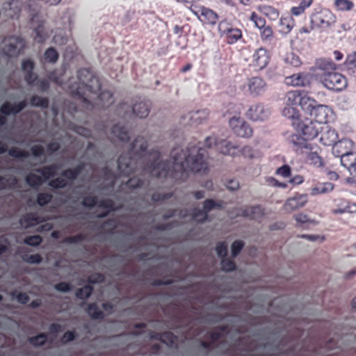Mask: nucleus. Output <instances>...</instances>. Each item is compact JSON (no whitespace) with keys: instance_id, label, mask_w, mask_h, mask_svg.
I'll use <instances>...</instances> for the list:
<instances>
[{"instance_id":"1","label":"nucleus","mask_w":356,"mask_h":356,"mask_svg":"<svg viewBox=\"0 0 356 356\" xmlns=\"http://www.w3.org/2000/svg\"><path fill=\"white\" fill-rule=\"evenodd\" d=\"M174 161L172 163L173 171L177 173H181L188 168L198 172L204 165L202 161L194 159L191 156H187L186 152L181 149H175L172 152Z\"/></svg>"},{"instance_id":"2","label":"nucleus","mask_w":356,"mask_h":356,"mask_svg":"<svg viewBox=\"0 0 356 356\" xmlns=\"http://www.w3.org/2000/svg\"><path fill=\"white\" fill-rule=\"evenodd\" d=\"M294 128L305 137L302 138L298 135H291V141L296 145L299 147H305V140H312L315 138L318 134L319 125L311 122L309 120L305 121H296L294 123Z\"/></svg>"},{"instance_id":"3","label":"nucleus","mask_w":356,"mask_h":356,"mask_svg":"<svg viewBox=\"0 0 356 356\" xmlns=\"http://www.w3.org/2000/svg\"><path fill=\"white\" fill-rule=\"evenodd\" d=\"M336 22V15L327 9H323L311 17L312 26L322 30L332 28Z\"/></svg>"},{"instance_id":"4","label":"nucleus","mask_w":356,"mask_h":356,"mask_svg":"<svg viewBox=\"0 0 356 356\" xmlns=\"http://www.w3.org/2000/svg\"><path fill=\"white\" fill-rule=\"evenodd\" d=\"M250 19L253 22L254 26L259 31L261 41L264 43L270 42L274 38V31L270 26L266 25V20L254 12L252 13Z\"/></svg>"},{"instance_id":"5","label":"nucleus","mask_w":356,"mask_h":356,"mask_svg":"<svg viewBox=\"0 0 356 356\" xmlns=\"http://www.w3.org/2000/svg\"><path fill=\"white\" fill-rule=\"evenodd\" d=\"M323 85L329 90L341 91L347 86V80L342 74L333 72L331 74H325V77L321 79Z\"/></svg>"},{"instance_id":"6","label":"nucleus","mask_w":356,"mask_h":356,"mask_svg":"<svg viewBox=\"0 0 356 356\" xmlns=\"http://www.w3.org/2000/svg\"><path fill=\"white\" fill-rule=\"evenodd\" d=\"M218 29L220 35L224 38L228 44H234L242 38L241 31L226 21L220 22Z\"/></svg>"},{"instance_id":"7","label":"nucleus","mask_w":356,"mask_h":356,"mask_svg":"<svg viewBox=\"0 0 356 356\" xmlns=\"http://www.w3.org/2000/svg\"><path fill=\"white\" fill-rule=\"evenodd\" d=\"M190 10L202 23L214 24L217 21V15L211 9L203 6H191Z\"/></svg>"},{"instance_id":"8","label":"nucleus","mask_w":356,"mask_h":356,"mask_svg":"<svg viewBox=\"0 0 356 356\" xmlns=\"http://www.w3.org/2000/svg\"><path fill=\"white\" fill-rule=\"evenodd\" d=\"M270 56L268 51L263 47L257 49L252 54L251 64L257 70L265 68L268 64Z\"/></svg>"},{"instance_id":"9","label":"nucleus","mask_w":356,"mask_h":356,"mask_svg":"<svg viewBox=\"0 0 356 356\" xmlns=\"http://www.w3.org/2000/svg\"><path fill=\"white\" fill-rule=\"evenodd\" d=\"M229 125L232 131L240 137L248 138L252 136V129L245 122L240 118H232L229 120Z\"/></svg>"},{"instance_id":"10","label":"nucleus","mask_w":356,"mask_h":356,"mask_svg":"<svg viewBox=\"0 0 356 356\" xmlns=\"http://www.w3.org/2000/svg\"><path fill=\"white\" fill-rule=\"evenodd\" d=\"M269 115V109L261 104L252 105L247 112L248 118L252 121H263L267 119Z\"/></svg>"},{"instance_id":"11","label":"nucleus","mask_w":356,"mask_h":356,"mask_svg":"<svg viewBox=\"0 0 356 356\" xmlns=\"http://www.w3.org/2000/svg\"><path fill=\"white\" fill-rule=\"evenodd\" d=\"M54 168H44L42 171H37L31 173L26 177L28 184L31 186H37L42 183L43 181L48 179L55 172Z\"/></svg>"},{"instance_id":"12","label":"nucleus","mask_w":356,"mask_h":356,"mask_svg":"<svg viewBox=\"0 0 356 356\" xmlns=\"http://www.w3.org/2000/svg\"><path fill=\"white\" fill-rule=\"evenodd\" d=\"M4 51L10 56H17L24 47L22 40L16 37L9 38L3 41Z\"/></svg>"},{"instance_id":"13","label":"nucleus","mask_w":356,"mask_h":356,"mask_svg":"<svg viewBox=\"0 0 356 356\" xmlns=\"http://www.w3.org/2000/svg\"><path fill=\"white\" fill-rule=\"evenodd\" d=\"M307 201V196L305 194L294 195L285 201L284 209L286 212H293L303 207Z\"/></svg>"},{"instance_id":"14","label":"nucleus","mask_w":356,"mask_h":356,"mask_svg":"<svg viewBox=\"0 0 356 356\" xmlns=\"http://www.w3.org/2000/svg\"><path fill=\"white\" fill-rule=\"evenodd\" d=\"M316 68L318 71V76L321 80L325 74L334 72L337 65L330 58H321L316 60Z\"/></svg>"},{"instance_id":"15","label":"nucleus","mask_w":356,"mask_h":356,"mask_svg":"<svg viewBox=\"0 0 356 356\" xmlns=\"http://www.w3.org/2000/svg\"><path fill=\"white\" fill-rule=\"evenodd\" d=\"M330 114L331 110L328 106L317 104L309 115L315 118L316 122L321 124L327 122Z\"/></svg>"},{"instance_id":"16","label":"nucleus","mask_w":356,"mask_h":356,"mask_svg":"<svg viewBox=\"0 0 356 356\" xmlns=\"http://www.w3.org/2000/svg\"><path fill=\"white\" fill-rule=\"evenodd\" d=\"M353 147L354 143L351 140L346 138L342 139L338 142L336 141L334 144L332 152L335 156L341 158V156L345 155V154L352 152Z\"/></svg>"},{"instance_id":"17","label":"nucleus","mask_w":356,"mask_h":356,"mask_svg":"<svg viewBox=\"0 0 356 356\" xmlns=\"http://www.w3.org/2000/svg\"><path fill=\"white\" fill-rule=\"evenodd\" d=\"M81 75L84 76V79L81 78V81L83 85L93 92H96L100 90V83L99 79L93 76L89 71L83 70L81 72Z\"/></svg>"},{"instance_id":"18","label":"nucleus","mask_w":356,"mask_h":356,"mask_svg":"<svg viewBox=\"0 0 356 356\" xmlns=\"http://www.w3.org/2000/svg\"><path fill=\"white\" fill-rule=\"evenodd\" d=\"M341 163L349 173L356 178V152H350L341 156Z\"/></svg>"},{"instance_id":"19","label":"nucleus","mask_w":356,"mask_h":356,"mask_svg":"<svg viewBox=\"0 0 356 356\" xmlns=\"http://www.w3.org/2000/svg\"><path fill=\"white\" fill-rule=\"evenodd\" d=\"M338 138L337 132L327 127L321 129L319 140L325 146L334 145Z\"/></svg>"},{"instance_id":"20","label":"nucleus","mask_w":356,"mask_h":356,"mask_svg":"<svg viewBox=\"0 0 356 356\" xmlns=\"http://www.w3.org/2000/svg\"><path fill=\"white\" fill-rule=\"evenodd\" d=\"M265 81L259 77H254L249 81L248 90L252 95L258 96L266 90Z\"/></svg>"},{"instance_id":"21","label":"nucleus","mask_w":356,"mask_h":356,"mask_svg":"<svg viewBox=\"0 0 356 356\" xmlns=\"http://www.w3.org/2000/svg\"><path fill=\"white\" fill-rule=\"evenodd\" d=\"M279 33L282 35H288L295 26V21L291 16H282L279 21Z\"/></svg>"},{"instance_id":"22","label":"nucleus","mask_w":356,"mask_h":356,"mask_svg":"<svg viewBox=\"0 0 356 356\" xmlns=\"http://www.w3.org/2000/svg\"><path fill=\"white\" fill-rule=\"evenodd\" d=\"M285 83L289 86L298 87L305 86L309 83V81L306 75L298 73L286 77Z\"/></svg>"},{"instance_id":"23","label":"nucleus","mask_w":356,"mask_h":356,"mask_svg":"<svg viewBox=\"0 0 356 356\" xmlns=\"http://www.w3.org/2000/svg\"><path fill=\"white\" fill-rule=\"evenodd\" d=\"M316 104L317 102L314 99L312 98L307 94L302 92L299 106L305 113L309 115Z\"/></svg>"},{"instance_id":"24","label":"nucleus","mask_w":356,"mask_h":356,"mask_svg":"<svg viewBox=\"0 0 356 356\" xmlns=\"http://www.w3.org/2000/svg\"><path fill=\"white\" fill-rule=\"evenodd\" d=\"M257 10L269 20L276 21L280 16L279 11L274 7L269 5H260L257 6Z\"/></svg>"},{"instance_id":"25","label":"nucleus","mask_w":356,"mask_h":356,"mask_svg":"<svg viewBox=\"0 0 356 356\" xmlns=\"http://www.w3.org/2000/svg\"><path fill=\"white\" fill-rule=\"evenodd\" d=\"M284 105L285 106L282 110V115L286 118L291 119L292 121V126L294 127V123L296 122V121L301 120V119L300 118L299 111L295 106H289L286 104Z\"/></svg>"},{"instance_id":"26","label":"nucleus","mask_w":356,"mask_h":356,"mask_svg":"<svg viewBox=\"0 0 356 356\" xmlns=\"http://www.w3.org/2000/svg\"><path fill=\"white\" fill-rule=\"evenodd\" d=\"M334 188L332 183H320L311 188V195L316 196L331 192Z\"/></svg>"},{"instance_id":"27","label":"nucleus","mask_w":356,"mask_h":356,"mask_svg":"<svg viewBox=\"0 0 356 356\" xmlns=\"http://www.w3.org/2000/svg\"><path fill=\"white\" fill-rule=\"evenodd\" d=\"M21 2L19 0H10L6 6L7 16L14 18L20 11Z\"/></svg>"},{"instance_id":"28","label":"nucleus","mask_w":356,"mask_h":356,"mask_svg":"<svg viewBox=\"0 0 356 356\" xmlns=\"http://www.w3.org/2000/svg\"><path fill=\"white\" fill-rule=\"evenodd\" d=\"M302 92L299 91H290L286 93L284 98V104L296 106L300 104Z\"/></svg>"},{"instance_id":"29","label":"nucleus","mask_w":356,"mask_h":356,"mask_svg":"<svg viewBox=\"0 0 356 356\" xmlns=\"http://www.w3.org/2000/svg\"><path fill=\"white\" fill-rule=\"evenodd\" d=\"M134 114L139 118H146L149 112V106L145 102H140L134 104L132 108Z\"/></svg>"},{"instance_id":"30","label":"nucleus","mask_w":356,"mask_h":356,"mask_svg":"<svg viewBox=\"0 0 356 356\" xmlns=\"http://www.w3.org/2000/svg\"><path fill=\"white\" fill-rule=\"evenodd\" d=\"M22 71L26 73L25 79L27 83H33L35 79L34 74L31 73V70L33 69V62L29 60L24 61L22 65Z\"/></svg>"},{"instance_id":"31","label":"nucleus","mask_w":356,"mask_h":356,"mask_svg":"<svg viewBox=\"0 0 356 356\" xmlns=\"http://www.w3.org/2000/svg\"><path fill=\"white\" fill-rule=\"evenodd\" d=\"M25 106L24 102L19 103L17 106H11L9 103L4 104L0 108L1 113L5 115H13L19 113Z\"/></svg>"},{"instance_id":"32","label":"nucleus","mask_w":356,"mask_h":356,"mask_svg":"<svg viewBox=\"0 0 356 356\" xmlns=\"http://www.w3.org/2000/svg\"><path fill=\"white\" fill-rule=\"evenodd\" d=\"M334 6L338 11H350L354 6L350 0H334Z\"/></svg>"},{"instance_id":"33","label":"nucleus","mask_w":356,"mask_h":356,"mask_svg":"<svg viewBox=\"0 0 356 356\" xmlns=\"http://www.w3.org/2000/svg\"><path fill=\"white\" fill-rule=\"evenodd\" d=\"M344 65L348 71L354 72L356 70V51L347 56Z\"/></svg>"},{"instance_id":"34","label":"nucleus","mask_w":356,"mask_h":356,"mask_svg":"<svg viewBox=\"0 0 356 356\" xmlns=\"http://www.w3.org/2000/svg\"><path fill=\"white\" fill-rule=\"evenodd\" d=\"M284 60L287 64L295 67L300 66L302 63L299 56L293 53L288 54Z\"/></svg>"},{"instance_id":"35","label":"nucleus","mask_w":356,"mask_h":356,"mask_svg":"<svg viewBox=\"0 0 356 356\" xmlns=\"http://www.w3.org/2000/svg\"><path fill=\"white\" fill-rule=\"evenodd\" d=\"M58 57L57 52L53 48H49L44 52V58L46 62L55 63Z\"/></svg>"},{"instance_id":"36","label":"nucleus","mask_w":356,"mask_h":356,"mask_svg":"<svg viewBox=\"0 0 356 356\" xmlns=\"http://www.w3.org/2000/svg\"><path fill=\"white\" fill-rule=\"evenodd\" d=\"M235 147L228 142L223 141L220 144V151L224 154L235 155Z\"/></svg>"},{"instance_id":"37","label":"nucleus","mask_w":356,"mask_h":356,"mask_svg":"<svg viewBox=\"0 0 356 356\" xmlns=\"http://www.w3.org/2000/svg\"><path fill=\"white\" fill-rule=\"evenodd\" d=\"M113 134L121 140H126L127 138V133L124 129L119 126H115L113 129Z\"/></svg>"},{"instance_id":"38","label":"nucleus","mask_w":356,"mask_h":356,"mask_svg":"<svg viewBox=\"0 0 356 356\" xmlns=\"http://www.w3.org/2000/svg\"><path fill=\"white\" fill-rule=\"evenodd\" d=\"M276 174L284 178H288L291 175V168L287 165H283L277 169Z\"/></svg>"},{"instance_id":"39","label":"nucleus","mask_w":356,"mask_h":356,"mask_svg":"<svg viewBox=\"0 0 356 356\" xmlns=\"http://www.w3.org/2000/svg\"><path fill=\"white\" fill-rule=\"evenodd\" d=\"M100 99L103 102V104L108 106L113 102V95L110 92L105 91L101 93Z\"/></svg>"},{"instance_id":"40","label":"nucleus","mask_w":356,"mask_h":356,"mask_svg":"<svg viewBox=\"0 0 356 356\" xmlns=\"http://www.w3.org/2000/svg\"><path fill=\"white\" fill-rule=\"evenodd\" d=\"M92 291V289L90 286H86L79 290L76 293V296L81 299L87 298L90 296Z\"/></svg>"},{"instance_id":"41","label":"nucleus","mask_w":356,"mask_h":356,"mask_svg":"<svg viewBox=\"0 0 356 356\" xmlns=\"http://www.w3.org/2000/svg\"><path fill=\"white\" fill-rule=\"evenodd\" d=\"M88 314L94 318H99L102 316V313L99 311L96 305H90L88 309Z\"/></svg>"},{"instance_id":"42","label":"nucleus","mask_w":356,"mask_h":356,"mask_svg":"<svg viewBox=\"0 0 356 356\" xmlns=\"http://www.w3.org/2000/svg\"><path fill=\"white\" fill-rule=\"evenodd\" d=\"M336 208L332 209V213L337 215H341L338 212V211L341 210L343 207H346V204H348V202L343 199H337L334 200Z\"/></svg>"},{"instance_id":"43","label":"nucleus","mask_w":356,"mask_h":356,"mask_svg":"<svg viewBox=\"0 0 356 356\" xmlns=\"http://www.w3.org/2000/svg\"><path fill=\"white\" fill-rule=\"evenodd\" d=\"M16 179L13 177L3 178L0 180V190L6 187H12L15 185Z\"/></svg>"},{"instance_id":"44","label":"nucleus","mask_w":356,"mask_h":356,"mask_svg":"<svg viewBox=\"0 0 356 356\" xmlns=\"http://www.w3.org/2000/svg\"><path fill=\"white\" fill-rule=\"evenodd\" d=\"M340 213H356V203H351L348 202V204L341 210L338 211Z\"/></svg>"},{"instance_id":"45","label":"nucleus","mask_w":356,"mask_h":356,"mask_svg":"<svg viewBox=\"0 0 356 356\" xmlns=\"http://www.w3.org/2000/svg\"><path fill=\"white\" fill-rule=\"evenodd\" d=\"M146 143L143 138L137 139L133 144L132 149L136 152L145 150Z\"/></svg>"},{"instance_id":"46","label":"nucleus","mask_w":356,"mask_h":356,"mask_svg":"<svg viewBox=\"0 0 356 356\" xmlns=\"http://www.w3.org/2000/svg\"><path fill=\"white\" fill-rule=\"evenodd\" d=\"M46 339L47 337L44 334H40L30 339V342L34 346H40L45 342Z\"/></svg>"},{"instance_id":"47","label":"nucleus","mask_w":356,"mask_h":356,"mask_svg":"<svg viewBox=\"0 0 356 356\" xmlns=\"http://www.w3.org/2000/svg\"><path fill=\"white\" fill-rule=\"evenodd\" d=\"M294 219L296 220V222L300 225L305 224L309 222V219L307 215L303 213H299L294 216Z\"/></svg>"},{"instance_id":"48","label":"nucleus","mask_w":356,"mask_h":356,"mask_svg":"<svg viewBox=\"0 0 356 356\" xmlns=\"http://www.w3.org/2000/svg\"><path fill=\"white\" fill-rule=\"evenodd\" d=\"M243 246V244L240 241L234 242L232 243V248H231L232 254L234 257L236 256L240 252V251L242 250Z\"/></svg>"},{"instance_id":"49","label":"nucleus","mask_w":356,"mask_h":356,"mask_svg":"<svg viewBox=\"0 0 356 356\" xmlns=\"http://www.w3.org/2000/svg\"><path fill=\"white\" fill-rule=\"evenodd\" d=\"M41 241L42 240L40 236H33L26 238L24 242L27 245L35 246L39 245L41 243Z\"/></svg>"},{"instance_id":"50","label":"nucleus","mask_w":356,"mask_h":356,"mask_svg":"<svg viewBox=\"0 0 356 356\" xmlns=\"http://www.w3.org/2000/svg\"><path fill=\"white\" fill-rule=\"evenodd\" d=\"M31 104L34 106L46 107L47 101L45 99L34 97L31 99Z\"/></svg>"},{"instance_id":"51","label":"nucleus","mask_w":356,"mask_h":356,"mask_svg":"<svg viewBox=\"0 0 356 356\" xmlns=\"http://www.w3.org/2000/svg\"><path fill=\"white\" fill-rule=\"evenodd\" d=\"M222 270L224 271H232L235 268L234 264L229 260H223L221 263Z\"/></svg>"},{"instance_id":"52","label":"nucleus","mask_w":356,"mask_h":356,"mask_svg":"<svg viewBox=\"0 0 356 356\" xmlns=\"http://www.w3.org/2000/svg\"><path fill=\"white\" fill-rule=\"evenodd\" d=\"M67 184V181L63 178H58L55 180H52L49 185L54 188H62Z\"/></svg>"},{"instance_id":"53","label":"nucleus","mask_w":356,"mask_h":356,"mask_svg":"<svg viewBox=\"0 0 356 356\" xmlns=\"http://www.w3.org/2000/svg\"><path fill=\"white\" fill-rule=\"evenodd\" d=\"M301 237L310 241L323 242L325 239V236L322 235H302Z\"/></svg>"},{"instance_id":"54","label":"nucleus","mask_w":356,"mask_h":356,"mask_svg":"<svg viewBox=\"0 0 356 356\" xmlns=\"http://www.w3.org/2000/svg\"><path fill=\"white\" fill-rule=\"evenodd\" d=\"M51 195L47 194H40L38 196V202L40 206L46 204L51 200Z\"/></svg>"},{"instance_id":"55","label":"nucleus","mask_w":356,"mask_h":356,"mask_svg":"<svg viewBox=\"0 0 356 356\" xmlns=\"http://www.w3.org/2000/svg\"><path fill=\"white\" fill-rule=\"evenodd\" d=\"M216 250L218 256L225 257L227 254V245L220 243L216 247Z\"/></svg>"},{"instance_id":"56","label":"nucleus","mask_w":356,"mask_h":356,"mask_svg":"<svg viewBox=\"0 0 356 356\" xmlns=\"http://www.w3.org/2000/svg\"><path fill=\"white\" fill-rule=\"evenodd\" d=\"M25 261L30 264H38L40 262L41 259L39 254H33L27 257Z\"/></svg>"},{"instance_id":"57","label":"nucleus","mask_w":356,"mask_h":356,"mask_svg":"<svg viewBox=\"0 0 356 356\" xmlns=\"http://www.w3.org/2000/svg\"><path fill=\"white\" fill-rule=\"evenodd\" d=\"M304 181V178L300 175H296L289 179V183L293 185L301 184Z\"/></svg>"},{"instance_id":"58","label":"nucleus","mask_w":356,"mask_h":356,"mask_svg":"<svg viewBox=\"0 0 356 356\" xmlns=\"http://www.w3.org/2000/svg\"><path fill=\"white\" fill-rule=\"evenodd\" d=\"M242 154L247 158H252L253 152L252 149L249 147H245L241 149Z\"/></svg>"},{"instance_id":"59","label":"nucleus","mask_w":356,"mask_h":356,"mask_svg":"<svg viewBox=\"0 0 356 356\" xmlns=\"http://www.w3.org/2000/svg\"><path fill=\"white\" fill-rule=\"evenodd\" d=\"M55 288L57 291L62 292H66L70 289L69 285L66 283H60L58 284H56L55 286Z\"/></svg>"},{"instance_id":"60","label":"nucleus","mask_w":356,"mask_h":356,"mask_svg":"<svg viewBox=\"0 0 356 356\" xmlns=\"http://www.w3.org/2000/svg\"><path fill=\"white\" fill-rule=\"evenodd\" d=\"M313 2V0H302L298 5L304 11L306 8H309Z\"/></svg>"},{"instance_id":"61","label":"nucleus","mask_w":356,"mask_h":356,"mask_svg":"<svg viewBox=\"0 0 356 356\" xmlns=\"http://www.w3.org/2000/svg\"><path fill=\"white\" fill-rule=\"evenodd\" d=\"M269 183L273 186H277V187L282 188H285L286 187V184L280 183L274 178L269 179Z\"/></svg>"},{"instance_id":"62","label":"nucleus","mask_w":356,"mask_h":356,"mask_svg":"<svg viewBox=\"0 0 356 356\" xmlns=\"http://www.w3.org/2000/svg\"><path fill=\"white\" fill-rule=\"evenodd\" d=\"M238 186L239 185L238 181L234 180L229 181L227 184V188L232 191L236 190L238 188Z\"/></svg>"},{"instance_id":"63","label":"nucleus","mask_w":356,"mask_h":356,"mask_svg":"<svg viewBox=\"0 0 356 356\" xmlns=\"http://www.w3.org/2000/svg\"><path fill=\"white\" fill-rule=\"evenodd\" d=\"M33 154L34 156H40L43 152V148L40 145H35L32 147Z\"/></svg>"},{"instance_id":"64","label":"nucleus","mask_w":356,"mask_h":356,"mask_svg":"<svg viewBox=\"0 0 356 356\" xmlns=\"http://www.w3.org/2000/svg\"><path fill=\"white\" fill-rule=\"evenodd\" d=\"M292 14L295 16H298L301 14H302L305 11L298 6H294L291 10Z\"/></svg>"}]
</instances>
